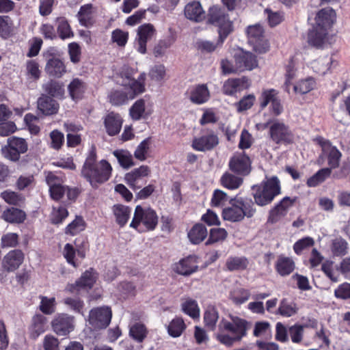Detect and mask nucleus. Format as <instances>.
<instances>
[{
    "instance_id": "nucleus-1",
    "label": "nucleus",
    "mask_w": 350,
    "mask_h": 350,
    "mask_svg": "<svg viewBox=\"0 0 350 350\" xmlns=\"http://www.w3.org/2000/svg\"><path fill=\"white\" fill-rule=\"evenodd\" d=\"M112 167L105 159L96 161V152H90L81 169V176L87 180L93 188L107 182L111 174Z\"/></svg>"
},
{
    "instance_id": "nucleus-2",
    "label": "nucleus",
    "mask_w": 350,
    "mask_h": 350,
    "mask_svg": "<svg viewBox=\"0 0 350 350\" xmlns=\"http://www.w3.org/2000/svg\"><path fill=\"white\" fill-rule=\"evenodd\" d=\"M252 190L256 204L260 206L268 205L280 193V180L277 176H273L260 185L252 186Z\"/></svg>"
},
{
    "instance_id": "nucleus-3",
    "label": "nucleus",
    "mask_w": 350,
    "mask_h": 350,
    "mask_svg": "<svg viewBox=\"0 0 350 350\" xmlns=\"http://www.w3.org/2000/svg\"><path fill=\"white\" fill-rule=\"evenodd\" d=\"M207 23L218 27L220 41L226 39L233 31V22L230 19L228 11L219 5L211 6L207 13Z\"/></svg>"
},
{
    "instance_id": "nucleus-4",
    "label": "nucleus",
    "mask_w": 350,
    "mask_h": 350,
    "mask_svg": "<svg viewBox=\"0 0 350 350\" xmlns=\"http://www.w3.org/2000/svg\"><path fill=\"white\" fill-rule=\"evenodd\" d=\"M144 75H141L139 80L128 77L127 82L123 83L124 91L115 90L109 96L110 103L113 105H122L129 99H133L137 94L144 92V85L141 81H144Z\"/></svg>"
},
{
    "instance_id": "nucleus-5",
    "label": "nucleus",
    "mask_w": 350,
    "mask_h": 350,
    "mask_svg": "<svg viewBox=\"0 0 350 350\" xmlns=\"http://www.w3.org/2000/svg\"><path fill=\"white\" fill-rule=\"evenodd\" d=\"M230 318L231 321H228L222 319L218 325L219 329L221 332H228L235 336L237 340L246 336L247 331L250 329L251 323L245 319H241L237 316L230 315Z\"/></svg>"
},
{
    "instance_id": "nucleus-6",
    "label": "nucleus",
    "mask_w": 350,
    "mask_h": 350,
    "mask_svg": "<svg viewBox=\"0 0 350 350\" xmlns=\"http://www.w3.org/2000/svg\"><path fill=\"white\" fill-rule=\"evenodd\" d=\"M157 223L158 217L154 210L151 208L144 209L138 205L135 208L130 226L137 229L139 225L142 224L147 230H152L155 228Z\"/></svg>"
},
{
    "instance_id": "nucleus-7",
    "label": "nucleus",
    "mask_w": 350,
    "mask_h": 350,
    "mask_svg": "<svg viewBox=\"0 0 350 350\" xmlns=\"http://www.w3.org/2000/svg\"><path fill=\"white\" fill-rule=\"evenodd\" d=\"M263 33L262 27L258 25L249 26L247 30L248 42L258 53H265L268 51L269 48Z\"/></svg>"
},
{
    "instance_id": "nucleus-8",
    "label": "nucleus",
    "mask_w": 350,
    "mask_h": 350,
    "mask_svg": "<svg viewBox=\"0 0 350 350\" xmlns=\"http://www.w3.org/2000/svg\"><path fill=\"white\" fill-rule=\"evenodd\" d=\"M111 310L108 306L94 308L90 311L88 321L94 329H105L110 323Z\"/></svg>"
},
{
    "instance_id": "nucleus-9",
    "label": "nucleus",
    "mask_w": 350,
    "mask_h": 350,
    "mask_svg": "<svg viewBox=\"0 0 350 350\" xmlns=\"http://www.w3.org/2000/svg\"><path fill=\"white\" fill-rule=\"evenodd\" d=\"M318 144L321 146L323 155L327 159V163L329 166L328 168L335 169L339 166L342 153L338 149L332 145L329 141L323 137H317L316 139Z\"/></svg>"
},
{
    "instance_id": "nucleus-10",
    "label": "nucleus",
    "mask_w": 350,
    "mask_h": 350,
    "mask_svg": "<svg viewBox=\"0 0 350 350\" xmlns=\"http://www.w3.org/2000/svg\"><path fill=\"white\" fill-rule=\"evenodd\" d=\"M172 269L178 275L189 276L198 270V257L191 254L183 258L173 265Z\"/></svg>"
},
{
    "instance_id": "nucleus-11",
    "label": "nucleus",
    "mask_w": 350,
    "mask_h": 350,
    "mask_svg": "<svg viewBox=\"0 0 350 350\" xmlns=\"http://www.w3.org/2000/svg\"><path fill=\"white\" fill-rule=\"evenodd\" d=\"M297 199V197L291 198L288 196L282 198L269 211L267 222L271 224H275L282 217H285L288 211V209L293 206Z\"/></svg>"
},
{
    "instance_id": "nucleus-12",
    "label": "nucleus",
    "mask_w": 350,
    "mask_h": 350,
    "mask_svg": "<svg viewBox=\"0 0 350 350\" xmlns=\"http://www.w3.org/2000/svg\"><path fill=\"white\" fill-rule=\"evenodd\" d=\"M51 325L57 335L65 336L74 330V317L67 314H59L52 321Z\"/></svg>"
},
{
    "instance_id": "nucleus-13",
    "label": "nucleus",
    "mask_w": 350,
    "mask_h": 350,
    "mask_svg": "<svg viewBox=\"0 0 350 350\" xmlns=\"http://www.w3.org/2000/svg\"><path fill=\"white\" fill-rule=\"evenodd\" d=\"M25 254L22 250L14 249L7 253L1 262L3 269L7 272H14L23 264Z\"/></svg>"
},
{
    "instance_id": "nucleus-14",
    "label": "nucleus",
    "mask_w": 350,
    "mask_h": 350,
    "mask_svg": "<svg viewBox=\"0 0 350 350\" xmlns=\"http://www.w3.org/2000/svg\"><path fill=\"white\" fill-rule=\"evenodd\" d=\"M151 170L148 165H141L138 168H135L131 172L125 175V181L127 185L133 190L136 191L142 187V178L148 176Z\"/></svg>"
},
{
    "instance_id": "nucleus-15",
    "label": "nucleus",
    "mask_w": 350,
    "mask_h": 350,
    "mask_svg": "<svg viewBox=\"0 0 350 350\" xmlns=\"http://www.w3.org/2000/svg\"><path fill=\"white\" fill-rule=\"evenodd\" d=\"M250 159L245 153L235 154L232 157L229 162V167L233 172L247 175L250 172Z\"/></svg>"
},
{
    "instance_id": "nucleus-16",
    "label": "nucleus",
    "mask_w": 350,
    "mask_h": 350,
    "mask_svg": "<svg viewBox=\"0 0 350 350\" xmlns=\"http://www.w3.org/2000/svg\"><path fill=\"white\" fill-rule=\"evenodd\" d=\"M237 69L242 71L251 70L258 66L256 57L252 53L240 50L234 55Z\"/></svg>"
},
{
    "instance_id": "nucleus-17",
    "label": "nucleus",
    "mask_w": 350,
    "mask_h": 350,
    "mask_svg": "<svg viewBox=\"0 0 350 350\" xmlns=\"http://www.w3.org/2000/svg\"><path fill=\"white\" fill-rule=\"evenodd\" d=\"M154 33V27L151 24H145L138 27L135 44L139 53H146V42L152 38Z\"/></svg>"
},
{
    "instance_id": "nucleus-18",
    "label": "nucleus",
    "mask_w": 350,
    "mask_h": 350,
    "mask_svg": "<svg viewBox=\"0 0 350 350\" xmlns=\"http://www.w3.org/2000/svg\"><path fill=\"white\" fill-rule=\"evenodd\" d=\"M250 86L249 79L243 77L238 79H229L223 85V92L226 95H234L238 92L247 89Z\"/></svg>"
},
{
    "instance_id": "nucleus-19",
    "label": "nucleus",
    "mask_w": 350,
    "mask_h": 350,
    "mask_svg": "<svg viewBox=\"0 0 350 350\" xmlns=\"http://www.w3.org/2000/svg\"><path fill=\"white\" fill-rule=\"evenodd\" d=\"M37 105L38 110L46 116L57 113L59 107L57 100L46 94H42L39 97Z\"/></svg>"
},
{
    "instance_id": "nucleus-20",
    "label": "nucleus",
    "mask_w": 350,
    "mask_h": 350,
    "mask_svg": "<svg viewBox=\"0 0 350 350\" xmlns=\"http://www.w3.org/2000/svg\"><path fill=\"white\" fill-rule=\"evenodd\" d=\"M185 15L189 20L198 23L204 21L207 16L200 3L196 1L190 2L185 5Z\"/></svg>"
},
{
    "instance_id": "nucleus-21",
    "label": "nucleus",
    "mask_w": 350,
    "mask_h": 350,
    "mask_svg": "<svg viewBox=\"0 0 350 350\" xmlns=\"http://www.w3.org/2000/svg\"><path fill=\"white\" fill-rule=\"evenodd\" d=\"M336 18V13L331 8H324L320 10L315 18L316 26L318 28L327 29L333 25Z\"/></svg>"
},
{
    "instance_id": "nucleus-22",
    "label": "nucleus",
    "mask_w": 350,
    "mask_h": 350,
    "mask_svg": "<svg viewBox=\"0 0 350 350\" xmlns=\"http://www.w3.org/2000/svg\"><path fill=\"white\" fill-rule=\"evenodd\" d=\"M219 142L217 135L213 133L195 138L192 143L193 149L198 151H206L212 149Z\"/></svg>"
},
{
    "instance_id": "nucleus-23",
    "label": "nucleus",
    "mask_w": 350,
    "mask_h": 350,
    "mask_svg": "<svg viewBox=\"0 0 350 350\" xmlns=\"http://www.w3.org/2000/svg\"><path fill=\"white\" fill-rule=\"evenodd\" d=\"M96 271L92 268H90L89 270L85 271L74 284L70 286V291H73L75 289L79 291L81 288L90 289L96 282Z\"/></svg>"
},
{
    "instance_id": "nucleus-24",
    "label": "nucleus",
    "mask_w": 350,
    "mask_h": 350,
    "mask_svg": "<svg viewBox=\"0 0 350 350\" xmlns=\"http://www.w3.org/2000/svg\"><path fill=\"white\" fill-rule=\"evenodd\" d=\"M45 72L51 77L60 78L66 72V68L60 59L51 57L46 64Z\"/></svg>"
},
{
    "instance_id": "nucleus-25",
    "label": "nucleus",
    "mask_w": 350,
    "mask_h": 350,
    "mask_svg": "<svg viewBox=\"0 0 350 350\" xmlns=\"http://www.w3.org/2000/svg\"><path fill=\"white\" fill-rule=\"evenodd\" d=\"M189 94L191 102L198 105L206 103L210 97L208 89L204 84L198 85L192 88Z\"/></svg>"
},
{
    "instance_id": "nucleus-26",
    "label": "nucleus",
    "mask_w": 350,
    "mask_h": 350,
    "mask_svg": "<svg viewBox=\"0 0 350 350\" xmlns=\"http://www.w3.org/2000/svg\"><path fill=\"white\" fill-rule=\"evenodd\" d=\"M46 323V317L40 314L34 315L29 328L30 337L33 339H36L40 334L44 333L47 327Z\"/></svg>"
},
{
    "instance_id": "nucleus-27",
    "label": "nucleus",
    "mask_w": 350,
    "mask_h": 350,
    "mask_svg": "<svg viewBox=\"0 0 350 350\" xmlns=\"http://www.w3.org/2000/svg\"><path fill=\"white\" fill-rule=\"evenodd\" d=\"M42 89L46 95L57 98H62L65 92L64 84L55 80H50L44 83Z\"/></svg>"
},
{
    "instance_id": "nucleus-28",
    "label": "nucleus",
    "mask_w": 350,
    "mask_h": 350,
    "mask_svg": "<svg viewBox=\"0 0 350 350\" xmlns=\"http://www.w3.org/2000/svg\"><path fill=\"white\" fill-rule=\"evenodd\" d=\"M234 203L239 207V209L243 213V217L250 218L256 213L255 202L251 198L236 197L234 199Z\"/></svg>"
},
{
    "instance_id": "nucleus-29",
    "label": "nucleus",
    "mask_w": 350,
    "mask_h": 350,
    "mask_svg": "<svg viewBox=\"0 0 350 350\" xmlns=\"http://www.w3.org/2000/svg\"><path fill=\"white\" fill-rule=\"evenodd\" d=\"M294 261L288 257L280 256L275 263V269L281 276L290 275L295 269Z\"/></svg>"
},
{
    "instance_id": "nucleus-30",
    "label": "nucleus",
    "mask_w": 350,
    "mask_h": 350,
    "mask_svg": "<svg viewBox=\"0 0 350 350\" xmlns=\"http://www.w3.org/2000/svg\"><path fill=\"white\" fill-rule=\"evenodd\" d=\"M230 207L226 208L223 210L222 217L224 220L232 222L240 221L244 217L243 213L239 209V207L234 203L233 199L230 200Z\"/></svg>"
},
{
    "instance_id": "nucleus-31",
    "label": "nucleus",
    "mask_w": 350,
    "mask_h": 350,
    "mask_svg": "<svg viewBox=\"0 0 350 350\" xmlns=\"http://www.w3.org/2000/svg\"><path fill=\"white\" fill-rule=\"evenodd\" d=\"M327 34V31L325 29L318 28L315 26L308 32V42L312 46L317 48L321 47L323 44Z\"/></svg>"
},
{
    "instance_id": "nucleus-32",
    "label": "nucleus",
    "mask_w": 350,
    "mask_h": 350,
    "mask_svg": "<svg viewBox=\"0 0 350 350\" xmlns=\"http://www.w3.org/2000/svg\"><path fill=\"white\" fill-rule=\"evenodd\" d=\"M208 232L202 224H195L188 232V237L193 244H199L207 237Z\"/></svg>"
},
{
    "instance_id": "nucleus-33",
    "label": "nucleus",
    "mask_w": 350,
    "mask_h": 350,
    "mask_svg": "<svg viewBox=\"0 0 350 350\" xmlns=\"http://www.w3.org/2000/svg\"><path fill=\"white\" fill-rule=\"evenodd\" d=\"M148 333L146 325L140 322H135L129 325V336L137 342H142L147 337Z\"/></svg>"
},
{
    "instance_id": "nucleus-34",
    "label": "nucleus",
    "mask_w": 350,
    "mask_h": 350,
    "mask_svg": "<svg viewBox=\"0 0 350 350\" xmlns=\"http://www.w3.org/2000/svg\"><path fill=\"white\" fill-rule=\"evenodd\" d=\"M113 213L116 217V220L120 227H123L128 221L131 209L122 204H115L113 206Z\"/></svg>"
},
{
    "instance_id": "nucleus-35",
    "label": "nucleus",
    "mask_w": 350,
    "mask_h": 350,
    "mask_svg": "<svg viewBox=\"0 0 350 350\" xmlns=\"http://www.w3.org/2000/svg\"><path fill=\"white\" fill-rule=\"evenodd\" d=\"M2 217L9 223H23L26 218L25 213L17 208H10L3 211Z\"/></svg>"
},
{
    "instance_id": "nucleus-36",
    "label": "nucleus",
    "mask_w": 350,
    "mask_h": 350,
    "mask_svg": "<svg viewBox=\"0 0 350 350\" xmlns=\"http://www.w3.org/2000/svg\"><path fill=\"white\" fill-rule=\"evenodd\" d=\"M122 122L121 116L113 112L107 114L104 121L107 131H120Z\"/></svg>"
},
{
    "instance_id": "nucleus-37",
    "label": "nucleus",
    "mask_w": 350,
    "mask_h": 350,
    "mask_svg": "<svg viewBox=\"0 0 350 350\" xmlns=\"http://www.w3.org/2000/svg\"><path fill=\"white\" fill-rule=\"evenodd\" d=\"M249 264L248 259L245 256H230L226 262V267L230 271L244 270Z\"/></svg>"
},
{
    "instance_id": "nucleus-38",
    "label": "nucleus",
    "mask_w": 350,
    "mask_h": 350,
    "mask_svg": "<svg viewBox=\"0 0 350 350\" xmlns=\"http://www.w3.org/2000/svg\"><path fill=\"white\" fill-rule=\"evenodd\" d=\"M348 243L339 237L332 240L330 249L334 256H343L348 253Z\"/></svg>"
},
{
    "instance_id": "nucleus-39",
    "label": "nucleus",
    "mask_w": 350,
    "mask_h": 350,
    "mask_svg": "<svg viewBox=\"0 0 350 350\" xmlns=\"http://www.w3.org/2000/svg\"><path fill=\"white\" fill-rule=\"evenodd\" d=\"M331 169L322 168L317 172L313 176L310 177L307 180V185L310 187H314L324 182L331 176Z\"/></svg>"
},
{
    "instance_id": "nucleus-40",
    "label": "nucleus",
    "mask_w": 350,
    "mask_h": 350,
    "mask_svg": "<svg viewBox=\"0 0 350 350\" xmlns=\"http://www.w3.org/2000/svg\"><path fill=\"white\" fill-rule=\"evenodd\" d=\"M186 325L180 317L174 319L167 326V332L173 338L179 337L185 329Z\"/></svg>"
},
{
    "instance_id": "nucleus-41",
    "label": "nucleus",
    "mask_w": 350,
    "mask_h": 350,
    "mask_svg": "<svg viewBox=\"0 0 350 350\" xmlns=\"http://www.w3.org/2000/svg\"><path fill=\"white\" fill-rule=\"evenodd\" d=\"M297 312V307L295 302L290 301L287 299H282L280 301L278 314L286 317H290L295 314Z\"/></svg>"
},
{
    "instance_id": "nucleus-42",
    "label": "nucleus",
    "mask_w": 350,
    "mask_h": 350,
    "mask_svg": "<svg viewBox=\"0 0 350 350\" xmlns=\"http://www.w3.org/2000/svg\"><path fill=\"white\" fill-rule=\"evenodd\" d=\"M227 231L222 228H213L209 232V237L205 244L209 245L213 243L224 241L228 237Z\"/></svg>"
},
{
    "instance_id": "nucleus-43",
    "label": "nucleus",
    "mask_w": 350,
    "mask_h": 350,
    "mask_svg": "<svg viewBox=\"0 0 350 350\" xmlns=\"http://www.w3.org/2000/svg\"><path fill=\"white\" fill-rule=\"evenodd\" d=\"M113 154L118 159V163L123 168L128 169L134 165L133 157L129 151L116 150L113 151Z\"/></svg>"
},
{
    "instance_id": "nucleus-44",
    "label": "nucleus",
    "mask_w": 350,
    "mask_h": 350,
    "mask_svg": "<svg viewBox=\"0 0 350 350\" xmlns=\"http://www.w3.org/2000/svg\"><path fill=\"white\" fill-rule=\"evenodd\" d=\"M69 94L74 100L81 98L85 91L84 83L79 79H75L68 85Z\"/></svg>"
},
{
    "instance_id": "nucleus-45",
    "label": "nucleus",
    "mask_w": 350,
    "mask_h": 350,
    "mask_svg": "<svg viewBox=\"0 0 350 350\" xmlns=\"http://www.w3.org/2000/svg\"><path fill=\"white\" fill-rule=\"evenodd\" d=\"M221 185L229 189H236L243 183V178L230 173L224 174L221 178Z\"/></svg>"
},
{
    "instance_id": "nucleus-46",
    "label": "nucleus",
    "mask_w": 350,
    "mask_h": 350,
    "mask_svg": "<svg viewBox=\"0 0 350 350\" xmlns=\"http://www.w3.org/2000/svg\"><path fill=\"white\" fill-rule=\"evenodd\" d=\"M183 311L193 319L200 317V309L196 300L188 298L182 304Z\"/></svg>"
},
{
    "instance_id": "nucleus-47",
    "label": "nucleus",
    "mask_w": 350,
    "mask_h": 350,
    "mask_svg": "<svg viewBox=\"0 0 350 350\" xmlns=\"http://www.w3.org/2000/svg\"><path fill=\"white\" fill-rule=\"evenodd\" d=\"M219 319L217 310L214 306H208L204 315V321L206 327L213 330Z\"/></svg>"
},
{
    "instance_id": "nucleus-48",
    "label": "nucleus",
    "mask_w": 350,
    "mask_h": 350,
    "mask_svg": "<svg viewBox=\"0 0 350 350\" xmlns=\"http://www.w3.org/2000/svg\"><path fill=\"white\" fill-rule=\"evenodd\" d=\"M78 18L82 25L88 27L92 23V5L86 4L81 7Z\"/></svg>"
},
{
    "instance_id": "nucleus-49",
    "label": "nucleus",
    "mask_w": 350,
    "mask_h": 350,
    "mask_svg": "<svg viewBox=\"0 0 350 350\" xmlns=\"http://www.w3.org/2000/svg\"><path fill=\"white\" fill-rule=\"evenodd\" d=\"M57 25V32L59 36L64 40L73 36L70 25L64 17H58L56 18Z\"/></svg>"
},
{
    "instance_id": "nucleus-50",
    "label": "nucleus",
    "mask_w": 350,
    "mask_h": 350,
    "mask_svg": "<svg viewBox=\"0 0 350 350\" xmlns=\"http://www.w3.org/2000/svg\"><path fill=\"white\" fill-rule=\"evenodd\" d=\"M332 57H324L315 60L312 63V68L320 75H325L329 69V65L332 64Z\"/></svg>"
},
{
    "instance_id": "nucleus-51",
    "label": "nucleus",
    "mask_w": 350,
    "mask_h": 350,
    "mask_svg": "<svg viewBox=\"0 0 350 350\" xmlns=\"http://www.w3.org/2000/svg\"><path fill=\"white\" fill-rule=\"evenodd\" d=\"M85 229V222L82 217L77 216L76 218L69 224L65 229V233L70 235H75Z\"/></svg>"
},
{
    "instance_id": "nucleus-52",
    "label": "nucleus",
    "mask_w": 350,
    "mask_h": 350,
    "mask_svg": "<svg viewBox=\"0 0 350 350\" xmlns=\"http://www.w3.org/2000/svg\"><path fill=\"white\" fill-rule=\"evenodd\" d=\"M255 100L256 97L253 94L243 96L235 104L237 111L241 113L250 109L254 105Z\"/></svg>"
},
{
    "instance_id": "nucleus-53",
    "label": "nucleus",
    "mask_w": 350,
    "mask_h": 350,
    "mask_svg": "<svg viewBox=\"0 0 350 350\" xmlns=\"http://www.w3.org/2000/svg\"><path fill=\"white\" fill-rule=\"evenodd\" d=\"M68 215L67 209L62 206L57 208L53 207L51 215V221L53 224H59L64 220Z\"/></svg>"
},
{
    "instance_id": "nucleus-54",
    "label": "nucleus",
    "mask_w": 350,
    "mask_h": 350,
    "mask_svg": "<svg viewBox=\"0 0 350 350\" xmlns=\"http://www.w3.org/2000/svg\"><path fill=\"white\" fill-rule=\"evenodd\" d=\"M226 39H222L220 41V35L216 42H211L208 40L200 41L198 43V49L201 51L211 53L215 51L217 48L221 47Z\"/></svg>"
},
{
    "instance_id": "nucleus-55",
    "label": "nucleus",
    "mask_w": 350,
    "mask_h": 350,
    "mask_svg": "<svg viewBox=\"0 0 350 350\" xmlns=\"http://www.w3.org/2000/svg\"><path fill=\"white\" fill-rule=\"evenodd\" d=\"M41 301L40 310L45 314H51L55 310V297L48 298L45 296H40Z\"/></svg>"
},
{
    "instance_id": "nucleus-56",
    "label": "nucleus",
    "mask_w": 350,
    "mask_h": 350,
    "mask_svg": "<svg viewBox=\"0 0 350 350\" xmlns=\"http://www.w3.org/2000/svg\"><path fill=\"white\" fill-rule=\"evenodd\" d=\"M145 112V101L143 99L137 100L130 109V115L133 120L141 119Z\"/></svg>"
},
{
    "instance_id": "nucleus-57",
    "label": "nucleus",
    "mask_w": 350,
    "mask_h": 350,
    "mask_svg": "<svg viewBox=\"0 0 350 350\" xmlns=\"http://www.w3.org/2000/svg\"><path fill=\"white\" fill-rule=\"evenodd\" d=\"M278 98V92L274 89L264 90L260 97V107L262 109L265 108L269 103H272L273 100Z\"/></svg>"
},
{
    "instance_id": "nucleus-58",
    "label": "nucleus",
    "mask_w": 350,
    "mask_h": 350,
    "mask_svg": "<svg viewBox=\"0 0 350 350\" xmlns=\"http://www.w3.org/2000/svg\"><path fill=\"white\" fill-rule=\"evenodd\" d=\"M129 39V33L122 29H116L111 33V41L120 47L125 46Z\"/></svg>"
},
{
    "instance_id": "nucleus-59",
    "label": "nucleus",
    "mask_w": 350,
    "mask_h": 350,
    "mask_svg": "<svg viewBox=\"0 0 350 350\" xmlns=\"http://www.w3.org/2000/svg\"><path fill=\"white\" fill-rule=\"evenodd\" d=\"M1 196L10 204L20 205L23 202L21 195L12 191H5L1 193Z\"/></svg>"
},
{
    "instance_id": "nucleus-60",
    "label": "nucleus",
    "mask_w": 350,
    "mask_h": 350,
    "mask_svg": "<svg viewBox=\"0 0 350 350\" xmlns=\"http://www.w3.org/2000/svg\"><path fill=\"white\" fill-rule=\"evenodd\" d=\"M314 241L312 237H306L296 241L293 245L295 252L299 255L304 250L313 246Z\"/></svg>"
},
{
    "instance_id": "nucleus-61",
    "label": "nucleus",
    "mask_w": 350,
    "mask_h": 350,
    "mask_svg": "<svg viewBox=\"0 0 350 350\" xmlns=\"http://www.w3.org/2000/svg\"><path fill=\"white\" fill-rule=\"evenodd\" d=\"M305 325H294L289 328V335L294 343H300L303 338L304 328Z\"/></svg>"
},
{
    "instance_id": "nucleus-62",
    "label": "nucleus",
    "mask_w": 350,
    "mask_h": 350,
    "mask_svg": "<svg viewBox=\"0 0 350 350\" xmlns=\"http://www.w3.org/2000/svg\"><path fill=\"white\" fill-rule=\"evenodd\" d=\"M8 145L15 148L21 153H25L27 150V144L23 138L13 137L8 140Z\"/></svg>"
},
{
    "instance_id": "nucleus-63",
    "label": "nucleus",
    "mask_w": 350,
    "mask_h": 350,
    "mask_svg": "<svg viewBox=\"0 0 350 350\" xmlns=\"http://www.w3.org/2000/svg\"><path fill=\"white\" fill-rule=\"evenodd\" d=\"M336 270L345 280L350 281V257L343 258L337 266Z\"/></svg>"
},
{
    "instance_id": "nucleus-64",
    "label": "nucleus",
    "mask_w": 350,
    "mask_h": 350,
    "mask_svg": "<svg viewBox=\"0 0 350 350\" xmlns=\"http://www.w3.org/2000/svg\"><path fill=\"white\" fill-rule=\"evenodd\" d=\"M334 295L342 299H350V284L344 282L340 284L334 291Z\"/></svg>"
}]
</instances>
